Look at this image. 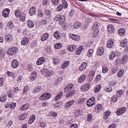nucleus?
Instances as JSON below:
<instances>
[{"instance_id":"43","label":"nucleus","mask_w":128,"mask_h":128,"mask_svg":"<svg viewBox=\"0 0 128 128\" xmlns=\"http://www.w3.org/2000/svg\"><path fill=\"white\" fill-rule=\"evenodd\" d=\"M16 105V103L14 102H12L10 105V109L12 110L14 109Z\"/></svg>"},{"instance_id":"9","label":"nucleus","mask_w":128,"mask_h":128,"mask_svg":"<svg viewBox=\"0 0 128 128\" xmlns=\"http://www.w3.org/2000/svg\"><path fill=\"white\" fill-rule=\"evenodd\" d=\"M45 60V58L44 57L40 58L36 61V64L38 65H40L42 64L44 62Z\"/></svg>"},{"instance_id":"44","label":"nucleus","mask_w":128,"mask_h":128,"mask_svg":"<svg viewBox=\"0 0 128 128\" xmlns=\"http://www.w3.org/2000/svg\"><path fill=\"white\" fill-rule=\"evenodd\" d=\"M124 93V91L122 90H120L117 91L116 94L117 96L120 97Z\"/></svg>"},{"instance_id":"33","label":"nucleus","mask_w":128,"mask_h":128,"mask_svg":"<svg viewBox=\"0 0 128 128\" xmlns=\"http://www.w3.org/2000/svg\"><path fill=\"white\" fill-rule=\"evenodd\" d=\"M87 65V63L84 62L81 64V67L80 68V71H82L85 70Z\"/></svg>"},{"instance_id":"8","label":"nucleus","mask_w":128,"mask_h":128,"mask_svg":"<svg viewBox=\"0 0 128 128\" xmlns=\"http://www.w3.org/2000/svg\"><path fill=\"white\" fill-rule=\"evenodd\" d=\"M49 36V33L46 32L42 36L40 40L42 41H45L48 38Z\"/></svg>"},{"instance_id":"53","label":"nucleus","mask_w":128,"mask_h":128,"mask_svg":"<svg viewBox=\"0 0 128 128\" xmlns=\"http://www.w3.org/2000/svg\"><path fill=\"white\" fill-rule=\"evenodd\" d=\"M74 27L76 28H78L80 27V22H76L75 23Z\"/></svg>"},{"instance_id":"40","label":"nucleus","mask_w":128,"mask_h":128,"mask_svg":"<svg viewBox=\"0 0 128 128\" xmlns=\"http://www.w3.org/2000/svg\"><path fill=\"white\" fill-rule=\"evenodd\" d=\"M54 72L52 70H50L48 71L46 74L47 77H50L54 74Z\"/></svg>"},{"instance_id":"26","label":"nucleus","mask_w":128,"mask_h":128,"mask_svg":"<svg viewBox=\"0 0 128 128\" xmlns=\"http://www.w3.org/2000/svg\"><path fill=\"white\" fill-rule=\"evenodd\" d=\"M70 62V61L69 60H67L64 62L62 65V68L64 69L66 68L69 64Z\"/></svg>"},{"instance_id":"58","label":"nucleus","mask_w":128,"mask_h":128,"mask_svg":"<svg viewBox=\"0 0 128 128\" xmlns=\"http://www.w3.org/2000/svg\"><path fill=\"white\" fill-rule=\"evenodd\" d=\"M62 77H60L56 80L55 83L56 84H58L59 82H61L62 80L63 79Z\"/></svg>"},{"instance_id":"4","label":"nucleus","mask_w":128,"mask_h":128,"mask_svg":"<svg viewBox=\"0 0 128 128\" xmlns=\"http://www.w3.org/2000/svg\"><path fill=\"white\" fill-rule=\"evenodd\" d=\"M95 98L94 97H91L87 102V106L89 107L93 106L95 104Z\"/></svg>"},{"instance_id":"57","label":"nucleus","mask_w":128,"mask_h":128,"mask_svg":"<svg viewBox=\"0 0 128 128\" xmlns=\"http://www.w3.org/2000/svg\"><path fill=\"white\" fill-rule=\"evenodd\" d=\"M118 100V98L116 96H113L112 98V101L113 102H116Z\"/></svg>"},{"instance_id":"2","label":"nucleus","mask_w":128,"mask_h":128,"mask_svg":"<svg viewBox=\"0 0 128 128\" xmlns=\"http://www.w3.org/2000/svg\"><path fill=\"white\" fill-rule=\"evenodd\" d=\"M56 21H59V24H64L65 18L64 16L60 15H56L54 19Z\"/></svg>"},{"instance_id":"48","label":"nucleus","mask_w":128,"mask_h":128,"mask_svg":"<svg viewBox=\"0 0 128 128\" xmlns=\"http://www.w3.org/2000/svg\"><path fill=\"white\" fill-rule=\"evenodd\" d=\"M7 25L11 29L14 26L12 22L10 21H9L8 22Z\"/></svg>"},{"instance_id":"24","label":"nucleus","mask_w":128,"mask_h":128,"mask_svg":"<svg viewBox=\"0 0 128 128\" xmlns=\"http://www.w3.org/2000/svg\"><path fill=\"white\" fill-rule=\"evenodd\" d=\"M76 46L74 44L70 45L67 48L68 50L70 52L76 49Z\"/></svg>"},{"instance_id":"6","label":"nucleus","mask_w":128,"mask_h":128,"mask_svg":"<svg viewBox=\"0 0 128 128\" xmlns=\"http://www.w3.org/2000/svg\"><path fill=\"white\" fill-rule=\"evenodd\" d=\"M19 66L18 62L16 59L13 60L12 61L11 66L13 68H16Z\"/></svg>"},{"instance_id":"52","label":"nucleus","mask_w":128,"mask_h":128,"mask_svg":"<svg viewBox=\"0 0 128 128\" xmlns=\"http://www.w3.org/2000/svg\"><path fill=\"white\" fill-rule=\"evenodd\" d=\"M108 70V68L105 66H102V72L104 73H106Z\"/></svg>"},{"instance_id":"37","label":"nucleus","mask_w":128,"mask_h":128,"mask_svg":"<svg viewBox=\"0 0 128 128\" xmlns=\"http://www.w3.org/2000/svg\"><path fill=\"white\" fill-rule=\"evenodd\" d=\"M6 96L4 94L2 95L0 98V102H4L6 100Z\"/></svg>"},{"instance_id":"45","label":"nucleus","mask_w":128,"mask_h":128,"mask_svg":"<svg viewBox=\"0 0 128 128\" xmlns=\"http://www.w3.org/2000/svg\"><path fill=\"white\" fill-rule=\"evenodd\" d=\"M94 50L93 49H90L88 51V57H91L93 54Z\"/></svg>"},{"instance_id":"61","label":"nucleus","mask_w":128,"mask_h":128,"mask_svg":"<svg viewBox=\"0 0 128 128\" xmlns=\"http://www.w3.org/2000/svg\"><path fill=\"white\" fill-rule=\"evenodd\" d=\"M86 78V75L84 74L80 76V83L83 82Z\"/></svg>"},{"instance_id":"35","label":"nucleus","mask_w":128,"mask_h":128,"mask_svg":"<svg viewBox=\"0 0 128 128\" xmlns=\"http://www.w3.org/2000/svg\"><path fill=\"white\" fill-rule=\"evenodd\" d=\"M125 32V30L123 28H120L118 31V34L120 35H123L124 34Z\"/></svg>"},{"instance_id":"39","label":"nucleus","mask_w":128,"mask_h":128,"mask_svg":"<svg viewBox=\"0 0 128 128\" xmlns=\"http://www.w3.org/2000/svg\"><path fill=\"white\" fill-rule=\"evenodd\" d=\"M115 56V52L114 51H112L110 54L109 58L110 60L114 59Z\"/></svg>"},{"instance_id":"63","label":"nucleus","mask_w":128,"mask_h":128,"mask_svg":"<svg viewBox=\"0 0 128 128\" xmlns=\"http://www.w3.org/2000/svg\"><path fill=\"white\" fill-rule=\"evenodd\" d=\"M104 90L108 92H110L112 90V89L110 87H106L104 89Z\"/></svg>"},{"instance_id":"23","label":"nucleus","mask_w":128,"mask_h":128,"mask_svg":"<svg viewBox=\"0 0 128 128\" xmlns=\"http://www.w3.org/2000/svg\"><path fill=\"white\" fill-rule=\"evenodd\" d=\"M54 37L58 40L61 37V34L60 32L58 31L54 32L53 34Z\"/></svg>"},{"instance_id":"42","label":"nucleus","mask_w":128,"mask_h":128,"mask_svg":"<svg viewBox=\"0 0 128 128\" xmlns=\"http://www.w3.org/2000/svg\"><path fill=\"white\" fill-rule=\"evenodd\" d=\"M100 24L98 22H96L92 27V28L93 30H94L96 28H98V27L99 26Z\"/></svg>"},{"instance_id":"19","label":"nucleus","mask_w":128,"mask_h":128,"mask_svg":"<svg viewBox=\"0 0 128 128\" xmlns=\"http://www.w3.org/2000/svg\"><path fill=\"white\" fill-rule=\"evenodd\" d=\"M104 52V49L102 47H100L98 48L97 50V54L98 56L102 55Z\"/></svg>"},{"instance_id":"50","label":"nucleus","mask_w":128,"mask_h":128,"mask_svg":"<svg viewBox=\"0 0 128 128\" xmlns=\"http://www.w3.org/2000/svg\"><path fill=\"white\" fill-rule=\"evenodd\" d=\"M62 3L63 8L65 9L68 6V4L66 2L65 0H63Z\"/></svg>"},{"instance_id":"36","label":"nucleus","mask_w":128,"mask_h":128,"mask_svg":"<svg viewBox=\"0 0 128 128\" xmlns=\"http://www.w3.org/2000/svg\"><path fill=\"white\" fill-rule=\"evenodd\" d=\"M124 70L122 69L120 70L117 74L118 77L120 78L122 77L124 74Z\"/></svg>"},{"instance_id":"28","label":"nucleus","mask_w":128,"mask_h":128,"mask_svg":"<svg viewBox=\"0 0 128 128\" xmlns=\"http://www.w3.org/2000/svg\"><path fill=\"white\" fill-rule=\"evenodd\" d=\"M41 90V87L40 86H38L36 87L33 89V92L34 93H37L40 91Z\"/></svg>"},{"instance_id":"12","label":"nucleus","mask_w":128,"mask_h":128,"mask_svg":"<svg viewBox=\"0 0 128 128\" xmlns=\"http://www.w3.org/2000/svg\"><path fill=\"white\" fill-rule=\"evenodd\" d=\"M12 36L10 34H8L6 35L4 38V40L5 42H10L12 41Z\"/></svg>"},{"instance_id":"55","label":"nucleus","mask_w":128,"mask_h":128,"mask_svg":"<svg viewBox=\"0 0 128 128\" xmlns=\"http://www.w3.org/2000/svg\"><path fill=\"white\" fill-rule=\"evenodd\" d=\"M27 69L29 71L32 70H33L32 65L30 64H28L27 66Z\"/></svg>"},{"instance_id":"32","label":"nucleus","mask_w":128,"mask_h":128,"mask_svg":"<svg viewBox=\"0 0 128 128\" xmlns=\"http://www.w3.org/2000/svg\"><path fill=\"white\" fill-rule=\"evenodd\" d=\"M102 88V86L100 84H98L96 86L94 90V92L95 93H98L100 90Z\"/></svg>"},{"instance_id":"3","label":"nucleus","mask_w":128,"mask_h":128,"mask_svg":"<svg viewBox=\"0 0 128 128\" xmlns=\"http://www.w3.org/2000/svg\"><path fill=\"white\" fill-rule=\"evenodd\" d=\"M18 49L15 46H13L8 48L7 51V54L13 56L16 54Z\"/></svg>"},{"instance_id":"60","label":"nucleus","mask_w":128,"mask_h":128,"mask_svg":"<svg viewBox=\"0 0 128 128\" xmlns=\"http://www.w3.org/2000/svg\"><path fill=\"white\" fill-rule=\"evenodd\" d=\"M94 30V36H96L98 33L99 29L98 28H96Z\"/></svg>"},{"instance_id":"41","label":"nucleus","mask_w":128,"mask_h":128,"mask_svg":"<svg viewBox=\"0 0 128 128\" xmlns=\"http://www.w3.org/2000/svg\"><path fill=\"white\" fill-rule=\"evenodd\" d=\"M62 46V44L60 43L56 44L54 45V48L56 49H59Z\"/></svg>"},{"instance_id":"30","label":"nucleus","mask_w":128,"mask_h":128,"mask_svg":"<svg viewBox=\"0 0 128 128\" xmlns=\"http://www.w3.org/2000/svg\"><path fill=\"white\" fill-rule=\"evenodd\" d=\"M63 92H60L56 96L54 100L56 101L59 100L62 96Z\"/></svg>"},{"instance_id":"49","label":"nucleus","mask_w":128,"mask_h":128,"mask_svg":"<svg viewBox=\"0 0 128 128\" xmlns=\"http://www.w3.org/2000/svg\"><path fill=\"white\" fill-rule=\"evenodd\" d=\"M109 20L112 22L119 23L120 20H119L112 18H109Z\"/></svg>"},{"instance_id":"7","label":"nucleus","mask_w":128,"mask_h":128,"mask_svg":"<svg viewBox=\"0 0 128 128\" xmlns=\"http://www.w3.org/2000/svg\"><path fill=\"white\" fill-rule=\"evenodd\" d=\"M126 108L124 107L120 108L117 110L116 112V114L119 115L122 114L124 112Z\"/></svg>"},{"instance_id":"25","label":"nucleus","mask_w":128,"mask_h":128,"mask_svg":"<svg viewBox=\"0 0 128 128\" xmlns=\"http://www.w3.org/2000/svg\"><path fill=\"white\" fill-rule=\"evenodd\" d=\"M35 119V116L34 115H32L29 118L28 122V123L30 124H31L34 122Z\"/></svg>"},{"instance_id":"38","label":"nucleus","mask_w":128,"mask_h":128,"mask_svg":"<svg viewBox=\"0 0 128 128\" xmlns=\"http://www.w3.org/2000/svg\"><path fill=\"white\" fill-rule=\"evenodd\" d=\"M19 17L20 18V20L21 21L23 22L25 20L26 18L24 14H20Z\"/></svg>"},{"instance_id":"47","label":"nucleus","mask_w":128,"mask_h":128,"mask_svg":"<svg viewBox=\"0 0 128 128\" xmlns=\"http://www.w3.org/2000/svg\"><path fill=\"white\" fill-rule=\"evenodd\" d=\"M44 14L41 10L40 9L39 10L38 13V16L40 17H42L44 16Z\"/></svg>"},{"instance_id":"31","label":"nucleus","mask_w":128,"mask_h":128,"mask_svg":"<svg viewBox=\"0 0 128 128\" xmlns=\"http://www.w3.org/2000/svg\"><path fill=\"white\" fill-rule=\"evenodd\" d=\"M127 43V39H124L121 42L120 44L122 47H124L126 46Z\"/></svg>"},{"instance_id":"64","label":"nucleus","mask_w":128,"mask_h":128,"mask_svg":"<svg viewBox=\"0 0 128 128\" xmlns=\"http://www.w3.org/2000/svg\"><path fill=\"white\" fill-rule=\"evenodd\" d=\"M116 126V124L115 123H112L110 124L108 128H115Z\"/></svg>"},{"instance_id":"27","label":"nucleus","mask_w":128,"mask_h":128,"mask_svg":"<svg viewBox=\"0 0 128 128\" xmlns=\"http://www.w3.org/2000/svg\"><path fill=\"white\" fill-rule=\"evenodd\" d=\"M29 89L28 86H24L22 92L23 95H26L28 94V92Z\"/></svg>"},{"instance_id":"21","label":"nucleus","mask_w":128,"mask_h":128,"mask_svg":"<svg viewBox=\"0 0 128 128\" xmlns=\"http://www.w3.org/2000/svg\"><path fill=\"white\" fill-rule=\"evenodd\" d=\"M114 44L113 41L111 39L108 40V41L107 44V47L109 48H111L112 46Z\"/></svg>"},{"instance_id":"13","label":"nucleus","mask_w":128,"mask_h":128,"mask_svg":"<svg viewBox=\"0 0 128 128\" xmlns=\"http://www.w3.org/2000/svg\"><path fill=\"white\" fill-rule=\"evenodd\" d=\"M107 30L108 32L110 34L114 33L115 31L114 27L112 24H109L108 26Z\"/></svg>"},{"instance_id":"54","label":"nucleus","mask_w":128,"mask_h":128,"mask_svg":"<svg viewBox=\"0 0 128 128\" xmlns=\"http://www.w3.org/2000/svg\"><path fill=\"white\" fill-rule=\"evenodd\" d=\"M63 6L62 4H60L58 6L57 8V10L58 12H60L62 9Z\"/></svg>"},{"instance_id":"11","label":"nucleus","mask_w":128,"mask_h":128,"mask_svg":"<svg viewBox=\"0 0 128 128\" xmlns=\"http://www.w3.org/2000/svg\"><path fill=\"white\" fill-rule=\"evenodd\" d=\"M90 87V83L85 84L83 85L80 88L81 90L84 91L89 89Z\"/></svg>"},{"instance_id":"59","label":"nucleus","mask_w":128,"mask_h":128,"mask_svg":"<svg viewBox=\"0 0 128 128\" xmlns=\"http://www.w3.org/2000/svg\"><path fill=\"white\" fill-rule=\"evenodd\" d=\"M39 125L41 127L44 128L46 125V123L45 122H39Z\"/></svg>"},{"instance_id":"18","label":"nucleus","mask_w":128,"mask_h":128,"mask_svg":"<svg viewBox=\"0 0 128 128\" xmlns=\"http://www.w3.org/2000/svg\"><path fill=\"white\" fill-rule=\"evenodd\" d=\"M74 102L75 101L74 100H72L69 101L67 102L64 106V108H69L73 105Z\"/></svg>"},{"instance_id":"16","label":"nucleus","mask_w":128,"mask_h":128,"mask_svg":"<svg viewBox=\"0 0 128 128\" xmlns=\"http://www.w3.org/2000/svg\"><path fill=\"white\" fill-rule=\"evenodd\" d=\"M36 8L34 6L31 7L29 10V14L30 16H33L36 12Z\"/></svg>"},{"instance_id":"51","label":"nucleus","mask_w":128,"mask_h":128,"mask_svg":"<svg viewBox=\"0 0 128 128\" xmlns=\"http://www.w3.org/2000/svg\"><path fill=\"white\" fill-rule=\"evenodd\" d=\"M15 14L16 17H19L20 14V10H18L16 9L15 11Z\"/></svg>"},{"instance_id":"62","label":"nucleus","mask_w":128,"mask_h":128,"mask_svg":"<svg viewBox=\"0 0 128 128\" xmlns=\"http://www.w3.org/2000/svg\"><path fill=\"white\" fill-rule=\"evenodd\" d=\"M26 118L25 114H22L19 117V119L21 120H23Z\"/></svg>"},{"instance_id":"15","label":"nucleus","mask_w":128,"mask_h":128,"mask_svg":"<svg viewBox=\"0 0 128 128\" xmlns=\"http://www.w3.org/2000/svg\"><path fill=\"white\" fill-rule=\"evenodd\" d=\"M69 36L73 40L76 41L79 40L80 37L79 36L76 35L74 34H69Z\"/></svg>"},{"instance_id":"22","label":"nucleus","mask_w":128,"mask_h":128,"mask_svg":"<svg viewBox=\"0 0 128 128\" xmlns=\"http://www.w3.org/2000/svg\"><path fill=\"white\" fill-rule=\"evenodd\" d=\"M27 25L30 28H33L34 27V24L33 21L28 19L27 22Z\"/></svg>"},{"instance_id":"29","label":"nucleus","mask_w":128,"mask_h":128,"mask_svg":"<svg viewBox=\"0 0 128 128\" xmlns=\"http://www.w3.org/2000/svg\"><path fill=\"white\" fill-rule=\"evenodd\" d=\"M37 73L36 72H33L30 75V79L32 81L34 80L37 76Z\"/></svg>"},{"instance_id":"10","label":"nucleus","mask_w":128,"mask_h":128,"mask_svg":"<svg viewBox=\"0 0 128 128\" xmlns=\"http://www.w3.org/2000/svg\"><path fill=\"white\" fill-rule=\"evenodd\" d=\"M29 39L28 38L24 37L22 39L21 41L22 45L25 46L29 42Z\"/></svg>"},{"instance_id":"14","label":"nucleus","mask_w":128,"mask_h":128,"mask_svg":"<svg viewBox=\"0 0 128 128\" xmlns=\"http://www.w3.org/2000/svg\"><path fill=\"white\" fill-rule=\"evenodd\" d=\"M103 109L102 105L99 104L97 105L95 108V111L97 113L102 111Z\"/></svg>"},{"instance_id":"46","label":"nucleus","mask_w":128,"mask_h":128,"mask_svg":"<svg viewBox=\"0 0 128 128\" xmlns=\"http://www.w3.org/2000/svg\"><path fill=\"white\" fill-rule=\"evenodd\" d=\"M51 2L53 6H56L59 3L58 0H52Z\"/></svg>"},{"instance_id":"20","label":"nucleus","mask_w":128,"mask_h":128,"mask_svg":"<svg viewBox=\"0 0 128 128\" xmlns=\"http://www.w3.org/2000/svg\"><path fill=\"white\" fill-rule=\"evenodd\" d=\"M30 106V104H26L22 106L20 108L21 110H25L28 109Z\"/></svg>"},{"instance_id":"17","label":"nucleus","mask_w":128,"mask_h":128,"mask_svg":"<svg viewBox=\"0 0 128 128\" xmlns=\"http://www.w3.org/2000/svg\"><path fill=\"white\" fill-rule=\"evenodd\" d=\"M10 11L8 8H6L4 9L2 12V15L4 17H6L8 16Z\"/></svg>"},{"instance_id":"34","label":"nucleus","mask_w":128,"mask_h":128,"mask_svg":"<svg viewBox=\"0 0 128 128\" xmlns=\"http://www.w3.org/2000/svg\"><path fill=\"white\" fill-rule=\"evenodd\" d=\"M45 14L46 15L48 16V18H50L51 17V12L49 10H47L45 11Z\"/></svg>"},{"instance_id":"1","label":"nucleus","mask_w":128,"mask_h":128,"mask_svg":"<svg viewBox=\"0 0 128 128\" xmlns=\"http://www.w3.org/2000/svg\"><path fill=\"white\" fill-rule=\"evenodd\" d=\"M74 86L73 84L70 83L68 84L64 88V92H67L66 96V98H70L74 94L75 90L72 88Z\"/></svg>"},{"instance_id":"56","label":"nucleus","mask_w":128,"mask_h":128,"mask_svg":"<svg viewBox=\"0 0 128 128\" xmlns=\"http://www.w3.org/2000/svg\"><path fill=\"white\" fill-rule=\"evenodd\" d=\"M95 71L93 70H92L89 73V76L93 78L95 76Z\"/></svg>"},{"instance_id":"5","label":"nucleus","mask_w":128,"mask_h":128,"mask_svg":"<svg viewBox=\"0 0 128 128\" xmlns=\"http://www.w3.org/2000/svg\"><path fill=\"white\" fill-rule=\"evenodd\" d=\"M50 94L48 93H46L43 94L40 97V100H45L49 99L50 96Z\"/></svg>"}]
</instances>
